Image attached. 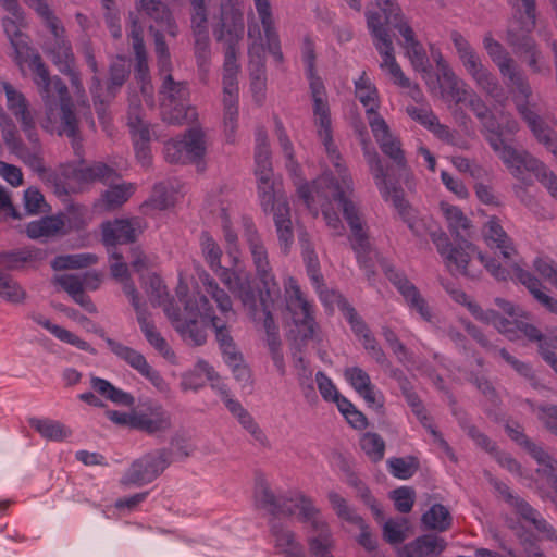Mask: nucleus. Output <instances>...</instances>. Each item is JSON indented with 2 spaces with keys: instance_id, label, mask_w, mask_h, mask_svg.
Segmentation results:
<instances>
[{
  "instance_id": "412c9836",
  "label": "nucleus",
  "mask_w": 557,
  "mask_h": 557,
  "mask_svg": "<svg viewBox=\"0 0 557 557\" xmlns=\"http://www.w3.org/2000/svg\"><path fill=\"white\" fill-rule=\"evenodd\" d=\"M383 271L388 281L404 297L408 307L416 310L424 321L430 322L432 320L431 309L417 286L408 280L406 274L387 264L384 265Z\"/></svg>"
},
{
  "instance_id": "4c0bfd02",
  "label": "nucleus",
  "mask_w": 557,
  "mask_h": 557,
  "mask_svg": "<svg viewBox=\"0 0 557 557\" xmlns=\"http://www.w3.org/2000/svg\"><path fill=\"white\" fill-rule=\"evenodd\" d=\"M169 455L166 449H157L141 458V484L153 481L165 470L170 463Z\"/></svg>"
},
{
  "instance_id": "69168bd1",
  "label": "nucleus",
  "mask_w": 557,
  "mask_h": 557,
  "mask_svg": "<svg viewBox=\"0 0 557 557\" xmlns=\"http://www.w3.org/2000/svg\"><path fill=\"white\" fill-rule=\"evenodd\" d=\"M530 456L541 466L537 471L547 478H553L555 466L553 457L545 449L534 442H531L525 448Z\"/></svg>"
},
{
  "instance_id": "20e7f679",
  "label": "nucleus",
  "mask_w": 557,
  "mask_h": 557,
  "mask_svg": "<svg viewBox=\"0 0 557 557\" xmlns=\"http://www.w3.org/2000/svg\"><path fill=\"white\" fill-rule=\"evenodd\" d=\"M141 11H145L154 21V25L149 26V32L153 36L157 65L162 79L160 87L162 107L172 106L173 102L188 101V84L183 81H174L171 74L172 61L164 40V33L174 37L177 26L170 9L162 0H141Z\"/></svg>"
},
{
  "instance_id": "4468645a",
  "label": "nucleus",
  "mask_w": 557,
  "mask_h": 557,
  "mask_svg": "<svg viewBox=\"0 0 557 557\" xmlns=\"http://www.w3.org/2000/svg\"><path fill=\"white\" fill-rule=\"evenodd\" d=\"M493 150L499 153L503 162L516 177H519L523 170L534 172L539 182L547 188L552 197L557 199V176L544 163L527 152L517 151L510 145H507L504 138H502V145L498 149Z\"/></svg>"
},
{
  "instance_id": "a878e982",
  "label": "nucleus",
  "mask_w": 557,
  "mask_h": 557,
  "mask_svg": "<svg viewBox=\"0 0 557 557\" xmlns=\"http://www.w3.org/2000/svg\"><path fill=\"white\" fill-rule=\"evenodd\" d=\"M136 186L131 183L119 181L110 186H107L99 198L94 201V212L98 214L113 212L120 209L132 195L135 193Z\"/></svg>"
},
{
  "instance_id": "37998d69",
  "label": "nucleus",
  "mask_w": 557,
  "mask_h": 557,
  "mask_svg": "<svg viewBox=\"0 0 557 557\" xmlns=\"http://www.w3.org/2000/svg\"><path fill=\"white\" fill-rule=\"evenodd\" d=\"M355 89L356 97L366 108V113H375V110L380 108L379 91L366 72H362L360 77L355 81Z\"/></svg>"
},
{
  "instance_id": "3c124183",
  "label": "nucleus",
  "mask_w": 557,
  "mask_h": 557,
  "mask_svg": "<svg viewBox=\"0 0 557 557\" xmlns=\"http://www.w3.org/2000/svg\"><path fill=\"white\" fill-rule=\"evenodd\" d=\"M449 510L442 504H434L422 515L421 521L425 529L444 532L451 525Z\"/></svg>"
},
{
  "instance_id": "393cba45",
  "label": "nucleus",
  "mask_w": 557,
  "mask_h": 557,
  "mask_svg": "<svg viewBox=\"0 0 557 557\" xmlns=\"http://www.w3.org/2000/svg\"><path fill=\"white\" fill-rule=\"evenodd\" d=\"M406 112L413 121L431 132L437 139L449 145H457V132L442 124L431 108L408 106Z\"/></svg>"
},
{
  "instance_id": "9d476101",
  "label": "nucleus",
  "mask_w": 557,
  "mask_h": 557,
  "mask_svg": "<svg viewBox=\"0 0 557 557\" xmlns=\"http://www.w3.org/2000/svg\"><path fill=\"white\" fill-rule=\"evenodd\" d=\"M362 151L369 171L373 176L375 186L377 187L382 198L385 201L391 200L393 206L398 211L401 219L408 224L409 228L413 231V224L409 218V203L404 198V191L398 182H394L387 174L377 151L371 147L367 140H362Z\"/></svg>"
},
{
  "instance_id": "f03ea898",
  "label": "nucleus",
  "mask_w": 557,
  "mask_h": 557,
  "mask_svg": "<svg viewBox=\"0 0 557 557\" xmlns=\"http://www.w3.org/2000/svg\"><path fill=\"white\" fill-rule=\"evenodd\" d=\"M244 34L239 0H221L219 22L213 28L218 41L225 42L223 63V124L226 141L235 143L238 127V42Z\"/></svg>"
},
{
  "instance_id": "2eb2a0df",
  "label": "nucleus",
  "mask_w": 557,
  "mask_h": 557,
  "mask_svg": "<svg viewBox=\"0 0 557 557\" xmlns=\"http://www.w3.org/2000/svg\"><path fill=\"white\" fill-rule=\"evenodd\" d=\"M483 46L492 61L497 65L502 76L508 78V85L515 87L517 95L513 100L519 98L521 101H530L532 88L504 47L491 34L484 36Z\"/></svg>"
},
{
  "instance_id": "72a5a7b5",
  "label": "nucleus",
  "mask_w": 557,
  "mask_h": 557,
  "mask_svg": "<svg viewBox=\"0 0 557 557\" xmlns=\"http://www.w3.org/2000/svg\"><path fill=\"white\" fill-rule=\"evenodd\" d=\"M446 548L444 539L423 534L403 547L404 557H436Z\"/></svg>"
},
{
  "instance_id": "603ef678",
  "label": "nucleus",
  "mask_w": 557,
  "mask_h": 557,
  "mask_svg": "<svg viewBox=\"0 0 557 557\" xmlns=\"http://www.w3.org/2000/svg\"><path fill=\"white\" fill-rule=\"evenodd\" d=\"M141 331L153 349L161 355L164 359L170 362H174L175 354L172 348L169 346L166 339L162 336L159 330L153 325L147 322L145 319H141Z\"/></svg>"
},
{
  "instance_id": "2f4dec72",
  "label": "nucleus",
  "mask_w": 557,
  "mask_h": 557,
  "mask_svg": "<svg viewBox=\"0 0 557 557\" xmlns=\"http://www.w3.org/2000/svg\"><path fill=\"white\" fill-rule=\"evenodd\" d=\"M436 63L440 71L438 82L443 99L453 101L456 104L466 101L467 90L461 86L460 81L441 54H438Z\"/></svg>"
},
{
  "instance_id": "f3484780",
  "label": "nucleus",
  "mask_w": 557,
  "mask_h": 557,
  "mask_svg": "<svg viewBox=\"0 0 557 557\" xmlns=\"http://www.w3.org/2000/svg\"><path fill=\"white\" fill-rule=\"evenodd\" d=\"M522 9L516 10L508 26L506 40L516 52H530L535 47L531 34L536 26V0H521Z\"/></svg>"
},
{
  "instance_id": "dca6fc26",
  "label": "nucleus",
  "mask_w": 557,
  "mask_h": 557,
  "mask_svg": "<svg viewBox=\"0 0 557 557\" xmlns=\"http://www.w3.org/2000/svg\"><path fill=\"white\" fill-rule=\"evenodd\" d=\"M205 153V134L199 127L188 128L183 138L169 139L163 147L165 161L173 164L198 163Z\"/></svg>"
},
{
  "instance_id": "0eeeda50",
  "label": "nucleus",
  "mask_w": 557,
  "mask_h": 557,
  "mask_svg": "<svg viewBox=\"0 0 557 557\" xmlns=\"http://www.w3.org/2000/svg\"><path fill=\"white\" fill-rule=\"evenodd\" d=\"M243 236L248 245L256 274L262 287L257 292L261 309L273 308L281 298V288L275 281L268 250L251 218H243Z\"/></svg>"
},
{
  "instance_id": "49530a36",
  "label": "nucleus",
  "mask_w": 557,
  "mask_h": 557,
  "mask_svg": "<svg viewBox=\"0 0 557 557\" xmlns=\"http://www.w3.org/2000/svg\"><path fill=\"white\" fill-rule=\"evenodd\" d=\"M29 425L48 441L60 442L72 434L61 422L51 419L30 418Z\"/></svg>"
},
{
  "instance_id": "e2e57ef3",
  "label": "nucleus",
  "mask_w": 557,
  "mask_h": 557,
  "mask_svg": "<svg viewBox=\"0 0 557 557\" xmlns=\"http://www.w3.org/2000/svg\"><path fill=\"white\" fill-rule=\"evenodd\" d=\"M510 323L512 325H508L507 330L512 332V336H506L509 341L524 336L530 342H536L537 346L543 343L544 334L535 325L518 320H510Z\"/></svg>"
},
{
  "instance_id": "b1692460",
  "label": "nucleus",
  "mask_w": 557,
  "mask_h": 557,
  "mask_svg": "<svg viewBox=\"0 0 557 557\" xmlns=\"http://www.w3.org/2000/svg\"><path fill=\"white\" fill-rule=\"evenodd\" d=\"M172 428L171 413L159 403H141V432L154 437L164 436Z\"/></svg>"
},
{
  "instance_id": "a19ab883",
  "label": "nucleus",
  "mask_w": 557,
  "mask_h": 557,
  "mask_svg": "<svg viewBox=\"0 0 557 557\" xmlns=\"http://www.w3.org/2000/svg\"><path fill=\"white\" fill-rule=\"evenodd\" d=\"M176 193L174 185L170 181L157 183L152 188L150 197L141 203V208L165 210L174 206Z\"/></svg>"
},
{
  "instance_id": "6e6d98bb",
  "label": "nucleus",
  "mask_w": 557,
  "mask_h": 557,
  "mask_svg": "<svg viewBox=\"0 0 557 557\" xmlns=\"http://www.w3.org/2000/svg\"><path fill=\"white\" fill-rule=\"evenodd\" d=\"M52 54L53 62L59 65L60 71L63 73H70L73 76L72 83L78 86V78L72 69L74 64V54L69 41L62 39L61 42H57V47L52 50Z\"/></svg>"
},
{
  "instance_id": "9b49d317",
  "label": "nucleus",
  "mask_w": 557,
  "mask_h": 557,
  "mask_svg": "<svg viewBox=\"0 0 557 557\" xmlns=\"http://www.w3.org/2000/svg\"><path fill=\"white\" fill-rule=\"evenodd\" d=\"M362 151L369 171L373 176L375 186L377 187L382 198L385 201L391 200L393 206L398 211L401 219L408 224L409 228L413 231V224L409 218V203L404 198V191L398 182H394L387 174L377 151L371 147L367 140H362Z\"/></svg>"
},
{
  "instance_id": "e433bc0d",
  "label": "nucleus",
  "mask_w": 557,
  "mask_h": 557,
  "mask_svg": "<svg viewBox=\"0 0 557 557\" xmlns=\"http://www.w3.org/2000/svg\"><path fill=\"white\" fill-rule=\"evenodd\" d=\"M512 271L515 278L524 285L530 294L542 306H544L549 312L557 314V299L550 297L541 289L542 284L536 276H534L531 272L522 269L517 263L512 265Z\"/></svg>"
},
{
  "instance_id": "8fccbe9b",
  "label": "nucleus",
  "mask_w": 557,
  "mask_h": 557,
  "mask_svg": "<svg viewBox=\"0 0 557 557\" xmlns=\"http://www.w3.org/2000/svg\"><path fill=\"white\" fill-rule=\"evenodd\" d=\"M1 87L5 94L7 107L17 121L23 120V116L32 115L28 109V101L21 91L7 81L1 82Z\"/></svg>"
},
{
  "instance_id": "5fc2aeb1",
  "label": "nucleus",
  "mask_w": 557,
  "mask_h": 557,
  "mask_svg": "<svg viewBox=\"0 0 557 557\" xmlns=\"http://www.w3.org/2000/svg\"><path fill=\"white\" fill-rule=\"evenodd\" d=\"M98 261V257L94 253H77L57 256L51 267L55 271L69 270V269H82L88 265L95 264Z\"/></svg>"
},
{
  "instance_id": "338daca9",
  "label": "nucleus",
  "mask_w": 557,
  "mask_h": 557,
  "mask_svg": "<svg viewBox=\"0 0 557 557\" xmlns=\"http://www.w3.org/2000/svg\"><path fill=\"white\" fill-rule=\"evenodd\" d=\"M200 246L210 269L220 268L222 250L208 232L201 233Z\"/></svg>"
},
{
  "instance_id": "f257e3e1",
  "label": "nucleus",
  "mask_w": 557,
  "mask_h": 557,
  "mask_svg": "<svg viewBox=\"0 0 557 557\" xmlns=\"http://www.w3.org/2000/svg\"><path fill=\"white\" fill-rule=\"evenodd\" d=\"M156 258L141 255V284L145 285L146 295L153 307H162L166 318L174 330L185 343L191 346H201L207 341L206 327L210 324L214 332L219 347L234 343L224 321L214 315L212 306L207 296L197 292L194 294L177 290V300L171 299L168 288L160 275L152 269Z\"/></svg>"
},
{
  "instance_id": "aec40b11",
  "label": "nucleus",
  "mask_w": 557,
  "mask_h": 557,
  "mask_svg": "<svg viewBox=\"0 0 557 557\" xmlns=\"http://www.w3.org/2000/svg\"><path fill=\"white\" fill-rule=\"evenodd\" d=\"M515 104L519 115L527 123L536 140L544 145L557 160V133L535 111L536 104L530 103V101H521L519 98L515 99Z\"/></svg>"
},
{
  "instance_id": "774afa93",
  "label": "nucleus",
  "mask_w": 557,
  "mask_h": 557,
  "mask_svg": "<svg viewBox=\"0 0 557 557\" xmlns=\"http://www.w3.org/2000/svg\"><path fill=\"white\" fill-rule=\"evenodd\" d=\"M36 13L41 17L46 27L49 28L50 33L55 38V44L61 42L62 39H65V29L60 24V20L55 16L47 2L45 4H39V7L36 8Z\"/></svg>"
},
{
  "instance_id": "4be33fe9",
  "label": "nucleus",
  "mask_w": 557,
  "mask_h": 557,
  "mask_svg": "<svg viewBox=\"0 0 557 557\" xmlns=\"http://www.w3.org/2000/svg\"><path fill=\"white\" fill-rule=\"evenodd\" d=\"M292 290L293 294L287 300V308L292 313L299 337L302 341L310 339L313 337L317 326L313 317V306L305 298L298 285L293 286Z\"/></svg>"
},
{
  "instance_id": "5701e85b",
  "label": "nucleus",
  "mask_w": 557,
  "mask_h": 557,
  "mask_svg": "<svg viewBox=\"0 0 557 557\" xmlns=\"http://www.w3.org/2000/svg\"><path fill=\"white\" fill-rule=\"evenodd\" d=\"M312 101L313 113L317 117V124L319 126L318 135L325 147V151L330 158V161L337 169L338 174H342L343 172H345V168L342 163L341 153L338 152V149L333 141L332 122L329 103L323 98H317Z\"/></svg>"
},
{
  "instance_id": "0e129e2a",
  "label": "nucleus",
  "mask_w": 557,
  "mask_h": 557,
  "mask_svg": "<svg viewBox=\"0 0 557 557\" xmlns=\"http://www.w3.org/2000/svg\"><path fill=\"white\" fill-rule=\"evenodd\" d=\"M347 482L351 487L356 490L357 495L364 503V505H367L372 510L375 518H381L383 512L368 485L354 473L348 476Z\"/></svg>"
},
{
  "instance_id": "cd10ccee",
  "label": "nucleus",
  "mask_w": 557,
  "mask_h": 557,
  "mask_svg": "<svg viewBox=\"0 0 557 557\" xmlns=\"http://www.w3.org/2000/svg\"><path fill=\"white\" fill-rule=\"evenodd\" d=\"M273 308L261 309L263 315V329L265 332V342L271 356V359L276 368V371L280 375L284 376L286 374V366L284 354L282 350V341L280 337L278 326L274 322L272 315Z\"/></svg>"
},
{
  "instance_id": "7c9ffc66",
  "label": "nucleus",
  "mask_w": 557,
  "mask_h": 557,
  "mask_svg": "<svg viewBox=\"0 0 557 557\" xmlns=\"http://www.w3.org/2000/svg\"><path fill=\"white\" fill-rule=\"evenodd\" d=\"M102 243L109 249H117V245L135 242V230L128 220L115 219L101 224Z\"/></svg>"
},
{
  "instance_id": "09e8293b",
  "label": "nucleus",
  "mask_w": 557,
  "mask_h": 557,
  "mask_svg": "<svg viewBox=\"0 0 557 557\" xmlns=\"http://www.w3.org/2000/svg\"><path fill=\"white\" fill-rule=\"evenodd\" d=\"M163 120L173 125H182L194 122L197 119L196 108L188 101L173 102L172 106L162 107Z\"/></svg>"
},
{
  "instance_id": "bb28decb",
  "label": "nucleus",
  "mask_w": 557,
  "mask_h": 557,
  "mask_svg": "<svg viewBox=\"0 0 557 557\" xmlns=\"http://www.w3.org/2000/svg\"><path fill=\"white\" fill-rule=\"evenodd\" d=\"M253 4L264 32L267 49L277 63H282L284 55L281 48L280 37L275 27V21L270 0H253Z\"/></svg>"
},
{
  "instance_id": "6e6552de",
  "label": "nucleus",
  "mask_w": 557,
  "mask_h": 557,
  "mask_svg": "<svg viewBox=\"0 0 557 557\" xmlns=\"http://www.w3.org/2000/svg\"><path fill=\"white\" fill-rule=\"evenodd\" d=\"M334 200L343 212L344 219L350 227L349 237L351 248L356 255L359 267L363 270L367 280L373 283L375 280V263L373 260V250L369 242L364 224L359 213L358 207L337 185L334 194Z\"/></svg>"
},
{
  "instance_id": "6ab92c4d",
  "label": "nucleus",
  "mask_w": 557,
  "mask_h": 557,
  "mask_svg": "<svg viewBox=\"0 0 557 557\" xmlns=\"http://www.w3.org/2000/svg\"><path fill=\"white\" fill-rule=\"evenodd\" d=\"M458 57L478 87L484 90L496 102L502 103L506 100L505 90L497 77L482 64L481 58L474 49Z\"/></svg>"
},
{
  "instance_id": "c9c22d12",
  "label": "nucleus",
  "mask_w": 557,
  "mask_h": 557,
  "mask_svg": "<svg viewBox=\"0 0 557 557\" xmlns=\"http://www.w3.org/2000/svg\"><path fill=\"white\" fill-rule=\"evenodd\" d=\"M20 16H4L1 21L3 30L13 47L16 58H26L32 51V47L27 42V36L21 32L24 22V11L20 5Z\"/></svg>"
},
{
  "instance_id": "1a4fd4ad",
  "label": "nucleus",
  "mask_w": 557,
  "mask_h": 557,
  "mask_svg": "<svg viewBox=\"0 0 557 557\" xmlns=\"http://www.w3.org/2000/svg\"><path fill=\"white\" fill-rule=\"evenodd\" d=\"M58 178L60 182L53 183L51 187L54 194L61 197L74 191L71 181L78 184L100 182L106 186H110L121 181V175L114 168L98 161L85 166L62 164L58 170Z\"/></svg>"
},
{
  "instance_id": "052dcab7",
  "label": "nucleus",
  "mask_w": 557,
  "mask_h": 557,
  "mask_svg": "<svg viewBox=\"0 0 557 557\" xmlns=\"http://www.w3.org/2000/svg\"><path fill=\"white\" fill-rule=\"evenodd\" d=\"M389 473L399 480H408L414 475L418 470V461L414 457L401 458L393 457L387 460Z\"/></svg>"
},
{
  "instance_id": "58836bf2",
  "label": "nucleus",
  "mask_w": 557,
  "mask_h": 557,
  "mask_svg": "<svg viewBox=\"0 0 557 557\" xmlns=\"http://www.w3.org/2000/svg\"><path fill=\"white\" fill-rule=\"evenodd\" d=\"M90 385L100 396L117 406L132 407L135 404V397L132 394L115 387L104 379L91 375Z\"/></svg>"
},
{
  "instance_id": "4d7b16f0",
  "label": "nucleus",
  "mask_w": 557,
  "mask_h": 557,
  "mask_svg": "<svg viewBox=\"0 0 557 557\" xmlns=\"http://www.w3.org/2000/svg\"><path fill=\"white\" fill-rule=\"evenodd\" d=\"M0 298L12 304H22L26 298V292L20 283L2 271H0Z\"/></svg>"
},
{
  "instance_id": "79ce46f5",
  "label": "nucleus",
  "mask_w": 557,
  "mask_h": 557,
  "mask_svg": "<svg viewBox=\"0 0 557 557\" xmlns=\"http://www.w3.org/2000/svg\"><path fill=\"white\" fill-rule=\"evenodd\" d=\"M60 109V134H65L72 139V145L75 150L81 148V136L78 129V121L74 112L73 101L61 103L58 106Z\"/></svg>"
},
{
  "instance_id": "ddd939ff",
  "label": "nucleus",
  "mask_w": 557,
  "mask_h": 557,
  "mask_svg": "<svg viewBox=\"0 0 557 557\" xmlns=\"http://www.w3.org/2000/svg\"><path fill=\"white\" fill-rule=\"evenodd\" d=\"M431 239L437 252L444 258L445 264L453 274H460L466 277L476 278L480 270H473L470 264L471 256L476 251V246L466 238L453 245L446 233L433 232Z\"/></svg>"
},
{
  "instance_id": "13d9d810",
  "label": "nucleus",
  "mask_w": 557,
  "mask_h": 557,
  "mask_svg": "<svg viewBox=\"0 0 557 557\" xmlns=\"http://www.w3.org/2000/svg\"><path fill=\"white\" fill-rule=\"evenodd\" d=\"M129 69L124 57H117L110 65V79L107 86V94L110 99L115 97L116 89L122 87L128 77Z\"/></svg>"
},
{
  "instance_id": "473e14b6",
  "label": "nucleus",
  "mask_w": 557,
  "mask_h": 557,
  "mask_svg": "<svg viewBox=\"0 0 557 557\" xmlns=\"http://www.w3.org/2000/svg\"><path fill=\"white\" fill-rule=\"evenodd\" d=\"M485 244L491 249L499 250L504 259H510L516 253L511 238L507 235L496 216H492L482 230Z\"/></svg>"
},
{
  "instance_id": "de8ad7c7",
  "label": "nucleus",
  "mask_w": 557,
  "mask_h": 557,
  "mask_svg": "<svg viewBox=\"0 0 557 557\" xmlns=\"http://www.w3.org/2000/svg\"><path fill=\"white\" fill-rule=\"evenodd\" d=\"M444 215L448 223V228L456 238L462 239L470 236L472 224L471 221L465 215L460 208L456 206H442Z\"/></svg>"
},
{
  "instance_id": "39448f33",
  "label": "nucleus",
  "mask_w": 557,
  "mask_h": 557,
  "mask_svg": "<svg viewBox=\"0 0 557 557\" xmlns=\"http://www.w3.org/2000/svg\"><path fill=\"white\" fill-rule=\"evenodd\" d=\"M258 194L264 213H273L277 239L283 253L287 255L294 244V230L290 220V208L283 196L274 190L273 169L270 149L259 148L255 151Z\"/></svg>"
},
{
  "instance_id": "7ed1b4c3",
  "label": "nucleus",
  "mask_w": 557,
  "mask_h": 557,
  "mask_svg": "<svg viewBox=\"0 0 557 557\" xmlns=\"http://www.w3.org/2000/svg\"><path fill=\"white\" fill-rule=\"evenodd\" d=\"M256 505L267 510L271 516L290 517L299 510L298 519L310 523L318 532L317 536L309 539L308 544L312 557H333L331 554L332 535L325 521L319 518V509L310 497L301 492L275 495L264 480L257 482L255 491Z\"/></svg>"
},
{
  "instance_id": "bf43d9fd",
  "label": "nucleus",
  "mask_w": 557,
  "mask_h": 557,
  "mask_svg": "<svg viewBox=\"0 0 557 557\" xmlns=\"http://www.w3.org/2000/svg\"><path fill=\"white\" fill-rule=\"evenodd\" d=\"M360 446L368 458L373 462L383 459L385 453V442L377 433L367 432L361 436Z\"/></svg>"
},
{
  "instance_id": "c756f323",
  "label": "nucleus",
  "mask_w": 557,
  "mask_h": 557,
  "mask_svg": "<svg viewBox=\"0 0 557 557\" xmlns=\"http://www.w3.org/2000/svg\"><path fill=\"white\" fill-rule=\"evenodd\" d=\"M71 227H66V215L63 213L45 215L26 225V235L32 239L40 237H54L67 235Z\"/></svg>"
},
{
  "instance_id": "f704fd0d",
  "label": "nucleus",
  "mask_w": 557,
  "mask_h": 557,
  "mask_svg": "<svg viewBox=\"0 0 557 557\" xmlns=\"http://www.w3.org/2000/svg\"><path fill=\"white\" fill-rule=\"evenodd\" d=\"M46 252L37 247H24L8 251H0V271H15L24 267L25 263L41 261Z\"/></svg>"
},
{
  "instance_id": "c85d7f7f",
  "label": "nucleus",
  "mask_w": 557,
  "mask_h": 557,
  "mask_svg": "<svg viewBox=\"0 0 557 557\" xmlns=\"http://www.w3.org/2000/svg\"><path fill=\"white\" fill-rule=\"evenodd\" d=\"M270 532L274 537V546L284 557H306L304 545L297 541L296 534L284 523L271 520Z\"/></svg>"
},
{
  "instance_id": "a211bd4d",
  "label": "nucleus",
  "mask_w": 557,
  "mask_h": 557,
  "mask_svg": "<svg viewBox=\"0 0 557 557\" xmlns=\"http://www.w3.org/2000/svg\"><path fill=\"white\" fill-rule=\"evenodd\" d=\"M211 270L215 272L222 283L232 292V294L242 301L243 306L248 310L251 319L253 321L261 320L259 317L260 302L258 293L252 287L249 277L247 275H238L234 271L227 268H223L221 264L220 268H214Z\"/></svg>"
},
{
  "instance_id": "c03bdc74",
  "label": "nucleus",
  "mask_w": 557,
  "mask_h": 557,
  "mask_svg": "<svg viewBox=\"0 0 557 557\" xmlns=\"http://www.w3.org/2000/svg\"><path fill=\"white\" fill-rule=\"evenodd\" d=\"M469 312L480 322L493 325L500 334L505 336H512V332L508 329V325H512L510 320L500 315L493 309H482L480 305L468 304Z\"/></svg>"
},
{
  "instance_id": "680f3d73",
  "label": "nucleus",
  "mask_w": 557,
  "mask_h": 557,
  "mask_svg": "<svg viewBox=\"0 0 557 557\" xmlns=\"http://www.w3.org/2000/svg\"><path fill=\"white\" fill-rule=\"evenodd\" d=\"M329 502L336 512L337 517L348 523H361L362 517L351 508L347 500L336 492H330L327 494Z\"/></svg>"
},
{
  "instance_id": "864d4df0",
  "label": "nucleus",
  "mask_w": 557,
  "mask_h": 557,
  "mask_svg": "<svg viewBox=\"0 0 557 557\" xmlns=\"http://www.w3.org/2000/svg\"><path fill=\"white\" fill-rule=\"evenodd\" d=\"M377 144L382 152L395 163L398 170H406L407 161L405 158V152L401 148V141L398 137L394 136L393 134L385 135V137H382L380 140H377Z\"/></svg>"
},
{
  "instance_id": "423d86ee",
  "label": "nucleus",
  "mask_w": 557,
  "mask_h": 557,
  "mask_svg": "<svg viewBox=\"0 0 557 557\" xmlns=\"http://www.w3.org/2000/svg\"><path fill=\"white\" fill-rule=\"evenodd\" d=\"M366 20L373 45L383 59L380 66L388 70L398 86L410 87V79L404 74L401 67L396 61L392 36L389 34V28L387 27L389 24L398 30L404 39L403 47L418 41L412 27L405 20L401 10H399L398 16H389L385 20H383L380 12L375 10H368L366 12Z\"/></svg>"
},
{
  "instance_id": "f8f14e48",
  "label": "nucleus",
  "mask_w": 557,
  "mask_h": 557,
  "mask_svg": "<svg viewBox=\"0 0 557 557\" xmlns=\"http://www.w3.org/2000/svg\"><path fill=\"white\" fill-rule=\"evenodd\" d=\"M18 122L22 131L29 141V146H26L18 136L16 139V146H18V148L14 146L11 153L36 171L40 178L51 187L53 183L60 182L58 178V170L48 169L44 164V159L41 157V144L36 129L35 120L33 115H29L27 117L23 116V120Z\"/></svg>"
},
{
  "instance_id": "a18cd8bd",
  "label": "nucleus",
  "mask_w": 557,
  "mask_h": 557,
  "mask_svg": "<svg viewBox=\"0 0 557 557\" xmlns=\"http://www.w3.org/2000/svg\"><path fill=\"white\" fill-rule=\"evenodd\" d=\"M195 38L194 51L199 72L207 74L210 67L211 49L207 27L191 28Z\"/></svg>"
},
{
  "instance_id": "ea45409f",
  "label": "nucleus",
  "mask_w": 557,
  "mask_h": 557,
  "mask_svg": "<svg viewBox=\"0 0 557 557\" xmlns=\"http://www.w3.org/2000/svg\"><path fill=\"white\" fill-rule=\"evenodd\" d=\"M18 62H27L30 70L34 72V82L38 86L42 98H50L51 77L48 67L44 63L40 54L32 48L28 57L16 58Z\"/></svg>"
}]
</instances>
